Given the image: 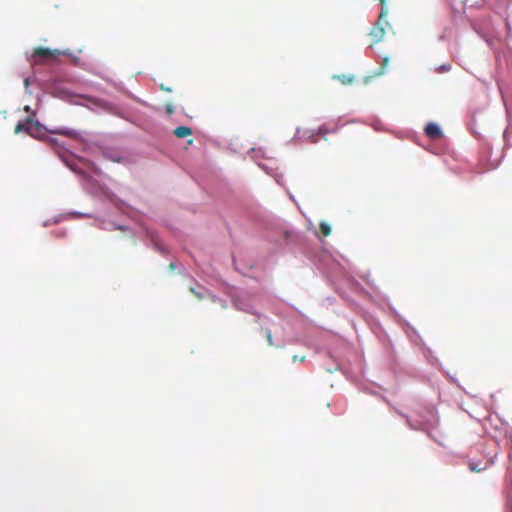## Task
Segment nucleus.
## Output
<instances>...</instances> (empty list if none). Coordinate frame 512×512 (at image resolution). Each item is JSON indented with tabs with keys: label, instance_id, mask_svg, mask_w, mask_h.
Instances as JSON below:
<instances>
[{
	"label": "nucleus",
	"instance_id": "f257e3e1",
	"mask_svg": "<svg viewBox=\"0 0 512 512\" xmlns=\"http://www.w3.org/2000/svg\"><path fill=\"white\" fill-rule=\"evenodd\" d=\"M16 134L25 132L28 135L42 139L46 137V129L45 127L39 123L38 121H34L32 118L27 117L24 122H19L14 129Z\"/></svg>",
	"mask_w": 512,
	"mask_h": 512
},
{
	"label": "nucleus",
	"instance_id": "f03ea898",
	"mask_svg": "<svg viewBox=\"0 0 512 512\" xmlns=\"http://www.w3.org/2000/svg\"><path fill=\"white\" fill-rule=\"evenodd\" d=\"M60 54L61 51L58 49L50 50L48 48L38 47L33 51L32 61L34 64H41L56 58Z\"/></svg>",
	"mask_w": 512,
	"mask_h": 512
},
{
	"label": "nucleus",
	"instance_id": "7ed1b4c3",
	"mask_svg": "<svg viewBox=\"0 0 512 512\" xmlns=\"http://www.w3.org/2000/svg\"><path fill=\"white\" fill-rule=\"evenodd\" d=\"M380 3L382 5V11L379 15V20L377 23L371 28L369 35L372 38L373 43H378L382 40V38L385 35V29L381 25L380 20L382 17H384L387 13V11L384 9L385 0H380Z\"/></svg>",
	"mask_w": 512,
	"mask_h": 512
},
{
	"label": "nucleus",
	"instance_id": "20e7f679",
	"mask_svg": "<svg viewBox=\"0 0 512 512\" xmlns=\"http://www.w3.org/2000/svg\"><path fill=\"white\" fill-rule=\"evenodd\" d=\"M425 134L431 139H439L442 136V131L436 123H429L425 127Z\"/></svg>",
	"mask_w": 512,
	"mask_h": 512
},
{
	"label": "nucleus",
	"instance_id": "39448f33",
	"mask_svg": "<svg viewBox=\"0 0 512 512\" xmlns=\"http://www.w3.org/2000/svg\"><path fill=\"white\" fill-rule=\"evenodd\" d=\"M173 134L178 138H185L192 134V129L187 126H179L174 129Z\"/></svg>",
	"mask_w": 512,
	"mask_h": 512
},
{
	"label": "nucleus",
	"instance_id": "423d86ee",
	"mask_svg": "<svg viewBox=\"0 0 512 512\" xmlns=\"http://www.w3.org/2000/svg\"><path fill=\"white\" fill-rule=\"evenodd\" d=\"M320 232L325 237L329 236L331 234V227H330V225L328 223H326V222H322L320 224Z\"/></svg>",
	"mask_w": 512,
	"mask_h": 512
},
{
	"label": "nucleus",
	"instance_id": "0eeeda50",
	"mask_svg": "<svg viewBox=\"0 0 512 512\" xmlns=\"http://www.w3.org/2000/svg\"><path fill=\"white\" fill-rule=\"evenodd\" d=\"M264 333H265V336H266V339H267L268 345H269V346H274V340H273V335H272L271 330H269V329H265V330H264Z\"/></svg>",
	"mask_w": 512,
	"mask_h": 512
},
{
	"label": "nucleus",
	"instance_id": "6e6552de",
	"mask_svg": "<svg viewBox=\"0 0 512 512\" xmlns=\"http://www.w3.org/2000/svg\"><path fill=\"white\" fill-rule=\"evenodd\" d=\"M45 140L48 142L49 145H51L52 147H58L59 146V142L56 138L54 137H44Z\"/></svg>",
	"mask_w": 512,
	"mask_h": 512
},
{
	"label": "nucleus",
	"instance_id": "1a4fd4ad",
	"mask_svg": "<svg viewBox=\"0 0 512 512\" xmlns=\"http://www.w3.org/2000/svg\"><path fill=\"white\" fill-rule=\"evenodd\" d=\"M338 79L343 84H350L353 81V77H349V76H346V75L338 76Z\"/></svg>",
	"mask_w": 512,
	"mask_h": 512
},
{
	"label": "nucleus",
	"instance_id": "9d476101",
	"mask_svg": "<svg viewBox=\"0 0 512 512\" xmlns=\"http://www.w3.org/2000/svg\"><path fill=\"white\" fill-rule=\"evenodd\" d=\"M190 292L198 299H203L204 294L201 291H197L194 287H190Z\"/></svg>",
	"mask_w": 512,
	"mask_h": 512
},
{
	"label": "nucleus",
	"instance_id": "9b49d317",
	"mask_svg": "<svg viewBox=\"0 0 512 512\" xmlns=\"http://www.w3.org/2000/svg\"><path fill=\"white\" fill-rule=\"evenodd\" d=\"M305 360V356H298V355H294L293 356V361H304Z\"/></svg>",
	"mask_w": 512,
	"mask_h": 512
},
{
	"label": "nucleus",
	"instance_id": "f8f14e48",
	"mask_svg": "<svg viewBox=\"0 0 512 512\" xmlns=\"http://www.w3.org/2000/svg\"><path fill=\"white\" fill-rule=\"evenodd\" d=\"M56 133H59L61 135H69L70 134V132L68 130H58V131H56Z\"/></svg>",
	"mask_w": 512,
	"mask_h": 512
},
{
	"label": "nucleus",
	"instance_id": "ddd939ff",
	"mask_svg": "<svg viewBox=\"0 0 512 512\" xmlns=\"http://www.w3.org/2000/svg\"><path fill=\"white\" fill-rule=\"evenodd\" d=\"M388 61H389V59H388V58H384V59H383V64H382V67H381V69H382V70H383V69H384V67L388 64Z\"/></svg>",
	"mask_w": 512,
	"mask_h": 512
},
{
	"label": "nucleus",
	"instance_id": "4468645a",
	"mask_svg": "<svg viewBox=\"0 0 512 512\" xmlns=\"http://www.w3.org/2000/svg\"><path fill=\"white\" fill-rule=\"evenodd\" d=\"M470 469H471L472 471H476V472H479V471H480V469H478V468H477V466H474L473 464H471V465H470Z\"/></svg>",
	"mask_w": 512,
	"mask_h": 512
},
{
	"label": "nucleus",
	"instance_id": "2eb2a0df",
	"mask_svg": "<svg viewBox=\"0 0 512 512\" xmlns=\"http://www.w3.org/2000/svg\"><path fill=\"white\" fill-rule=\"evenodd\" d=\"M167 112H168L169 114H172V113H173V109H172L171 107H168V108H167Z\"/></svg>",
	"mask_w": 512,
	"mask_h": 512
},
{
	"label": "nucleus",
	"instance_id": "dca6fc26",
	"mask_svg": "<svg viewBox=\"0 0 512 512\" xmlns=\"http://www.w3.org/2000/svg\"><path fill=\"white\" fill-rule=\"evenodd\" d=\"M25 84H26V86L29 84L28 79H25Z\"/></svg>",
	"mask_w": 512,
	"mask_h": 512
}]
</instances>
